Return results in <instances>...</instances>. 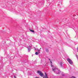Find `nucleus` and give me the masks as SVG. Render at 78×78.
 I'll return each mask as SVG.
<instances>
[{
  "label": "nucleus",
  "instance_id": "nucleus-1",
  "mask_svg": "<svg viewBox=\"0 0 78 78\" xmlns=\"http://www.w3.org/2000/svg\"><path fill=\"white\" fill-rule=\"evenodd\" d=\"M52 69L53 71L55 72V73H56V74H59V70L58 69V68H56V67H53Z\"/></svg>",
  "mask_w": 78,
  "mask_h": 78
},
{
  "label": "nucleus",
  "instance_id": "nucleus-2",
  "mask_svg": "<svg viewBox=\"0 0 78 78\" xmlns=\"http://www.w3.org/2000/svg\"><path fill=\"white\" fill-rule=\"evenodd\" d=\"M37 73H39V75L41 76L42 77V76H44V74L42 73L41 72V71H37Z\"/></svg>",
  "mask_w": 78,
  "mask_h": 78
},
{
  "label": "nucleus",
  "instance_id": "nucleus-3",
  "mask_svg": "<svg viewBox=\"0 0 78 78\" xmlns=\"http://www.w3.org/2000/svg\"><path fill=\"white\" fill-rule=\"evenodd\" d=\"M67 61H68V62L70 64H73V62H72V60L68 58Z\"/></svg>",
  "mask_w": 78,
  "mask_h": 78
},
{
  "label": "nucleus",
  "instance_id": "nucleus-4",
  "mask_svg": "<svg viewBox=\"0 0 78 78\" xmlns=\"http://www.w3.org/2000/svg\"><path fill=\"white\" fill-rule=\"evenodd\" d=\"M37 50H38L37 52H35V55H38L39 54H40V51H41V50H39L38 49H37Z\"/></svg>",
  "mask_w": 78,
  "mask_h": 78
},
{
  "label": "nucleus",
  "instance_id": "nucleus-5",
  "mask_svg": "<svg viewBox=\"0 0 78 78\" xmlns=\"http://www.w3.org/2000/svg\"><path fill=\"white\" fill-rule=\"evenodd\" d=\"M45 78H48V76H47V73H45Z\"/></svg>",
  "mask_w": 78,
  "mask_h": 78
},
{
  "label": "nucleus",
  "instance_id": "nucleus-6",
  "mask_svg": "<svg viewBox=\"0 0 78 78\" xmlns=\"http://www.w3.org/2000/svg\"><path fill=\"white\" fill-rule=\"evenodd\" d=\"M60 65L61 67H62V62H60Z\"/></svg>",
  "mask_w": 78,
  "mask_h": 78
},
{
  "label": "nucleus",
  "instance_id": "nucleus-7",
  "mask_svg": "<svg viewBox=\"0 0 78 78\" xmlns=\"http://www.w3.org/2000/svg\"><path fill=\"white\" fill-rule=\"evenodd\" d=\"M30 30L31 32H32V33H34V30H33L31 29H30Z\"/></svg>",
  "mask_w": 78,
  "mask_h": 78
},
{
  "label": "nucleus",
  "instance_id": "nucleus-8",
  "mask_svg": "<svg viewBox=\"0 0 78 78\" xmlns=\"http://www.w3.org/2000/svg\"><path fill=\"white\" fill-rule=\"evenodd\" d=\"M28 50L29 51H30L31 50V48H29V47H28Z\"/></svg>",
  "mask_w": 78,
  "mask_h": 78
},
{
  "label": "nucleus",
  "instance_id": "nucleus-9",
  "mask_svg": "<svg viewBox=\"0 0 78 78\" xmlns=\"http://www.w3.org/2000/svg\"><path fill=\"white\" fill-rule=\"evenodd\" d=\"M46 52H48V51H49L48 49H46Z\"/></svg>",
  "mask_w": 78,
  "mask_h": 78
},
{
  "label": "nucleus",
  "instance_id": "nucleus-10",
  "mask_svg": "<svg viewBox=\"0 0 78 78\" xmlns=\"http://www.w3.org/2000/svg\"><path fill=\"white\" fill-rule=\"evenodd\" d=\"M31 47H32V45L31 44L29 45V47H30V48H31Z\"/></svg>",
  "mask_w": 78,
  "mask_h": 78
},
{
  "label": "nucleus",
  "instance_id": "nucleus-11",
  "mask_svg": "<svg viewBox=\"0 0 78 78\" xmlns=\"http://www.w3.org/2000/svg\"><path fill=\"white\" fill-rule=\"evenodd\" d=\"M71 78H76V77H75V76H72L71 77Z\"/></svg>",
  "mask_w": 78,
  "mask_h": 78
},
{
  "label": "nucleus",
  "instance_id": "nucleus-12",
  "mask_svg": "<svg viewBox=\"0 0 78 78\" xmlns=\"http://www.w3.org/2000/svg\"><path fill=\"white\" fill-rule=\"evenodd\" d=\"M76 57H77V59H78V55H76Z\"/></svg>",
  "mask_w": 78,
  "mask_h": 78
},
{
  "label": "nucleus",
  "instance_id": "nucleus-13",
  "mask_svg": "<svg viewBox=\"0 0 78 78\" xmlns=\"http://www.w3.org/2000/svg\"><path fill=\"white\" fill-rule=\"evenodd\" d=\"M14 78H17V77L16 76H14Z\"/></svg>",
  "mask_w": 78,
  "mask_h": 78
},
{
  "label": "nucleus",
  "instance_id": "nucleus-14",
  "mask_svg": "<svg viewBox=\"0 0 78 78\" xmlns=\"http://www.w3.org/2000/svg\"><path fill=\"white\" fill-rule=\"evenodd\" d=\"M51 67H53V65H52V64H51Z\"/></svg>",
  "mask_w": 78,
  "mask_h": 78
},
{
  "label": "nucleus",
  "instance_id": "nucleus-15",
  "mask_svg": "<svg viewBox=\"0 0 78 78\" xmlns=\"http://www.w3.org/2000/svg\"><path fill=\"white\" fill-rule=\"evenodd\" d=\"M50 62L51 64H52V62H51V61Z\"/></svg>",
  "mask_w": 78,
  "mask_h": 78
},
{
  "label": "nucleus",
  "instance_id": "nucleus-16",
  "mask_svg": "<svg viewBox=\"0 0 78 78\" xmlns=\"http://www.w3.org/2000/svg\"><path fill=\"white\" fill-rule=\"evenodd\" d=\"M35 78H40L38 77H35Z\"/></svg>",
  "mask_w": 78,
  "mask_h": 78
},
{
  "label": "nucleus",
  "instance_id": "nucleus-17",
  "mask_svg": "<svg viewBox=\"0 0 78 78\" xmlns=\"http://www.w3.org/2000/svg\"><path fill=\"white\" fill-rule=\"evenodd\" d=\"M77 50L78 51V47L77 48Z\"/></svg>",
  "mask_w": 78,
  "mask_h": 78
},
{
  "label": "nucleus",
  "instance_id": "nucleus-18",
  "mask_svg": "<svg viewBox=\"0 0 78 78\" xmlns=\"http://www.w3.org/2000/svg\"><path fill=\"white\" fill-rule=\"evenodd\" d=\"M49 61H50V60H50V59L49 58Z\"/></svg>",
  "mask_w": 78,
  "mask_h": 78
},
{
  "label": "nucleus",
  "instance_id": "nucleus-19",
  "mask_svg": "<svg viewBox=\"0 0 78 78\" xmlns=\"http://www.w3.org/2000/svg\"><path fill=\"white\" fill-rule=\"evenodd\" d=\"M35 50H36V49H35Z\"/></svg>",
  "mask_w": 78,
  "mask_h": 78
},
{
  "label": "nucleus",
  "instance_id": "nucleus-20",
  "mask_svg": "<svg viewBox=\"0 0 78 78\" xmlns=\"http://www.w3.org/2000/svg\"><path fill=\"white\" fill-rule=\"evenodd\" d=\"M43 78H44V77H43Z\"/></svg>",
  "mask_w": 78,
  "mask_h": 78
}]
</instances>
